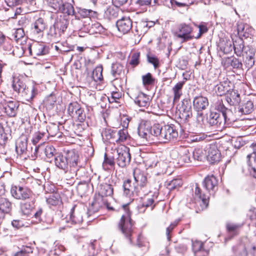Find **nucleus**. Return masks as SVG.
<instances>
[{
  "label": "nucleus",
  "instance_id": "obj_1",
  "mask_svg": "<svg viewBox=\"0 0 256 256\" xmlns=\"http://www.w3.org/2000/svg\"><path fill=\"white\" fill-rule=\"evenodd\" d=\"M54 161L56 166L64 171L70 178L82 179L84 177L85 167L78 152L74 150H68L65 155L58 153L56 155Z\"/></svg>",
  "mask_w": 256,
  "mask_h": 256
},
{
  "label": "nucleus",
  "instance_id": "obj_2",
  "mask_svg": "<svg viewBox=\"0 0 256 256\" xmlns=\"http://www.w3.org/2000/svg\"><path fill=\"white\" fill-rule=\"evenodd\" d=\"M12 88L28 102H31L38 95V86L32 84L28 86L26 80L22 76H14L12 81Z\"/></svg>",
  "mask_w": 256,
  "mask_h": 256
},
{
  "label": "nucleus",
  "instance_id": "obj_3",
  "mask_svg": "<svg viewBox=\"0 0 256 256\" xmlns=\"http://www.w3.org/2000/svg\"><path fill=\"white\" fill-rule=\"evenodd\" d=\"M69 24L68 16L60 14L55 20L54 22L49 30L48 36L54 41H58L64 34Z\"/></svg>",
  "mask_w": 256,
  "mask_h": 256
},
{
  "label": "nucleus",
  "instance_id": "obj_4",
  "mask_svg": "<svg viewBox=\"0 0 256 256\" xmlns=\"http://www.w3.org/2000/svg\"><path fill=\"white\" fill-rule=\"evenodd\" d=\"M154 134L157 135V140L160 142L165 143L168 141L175 140L178 136V132L174 126L166 125L162 127L160 124H154Z\"/></svg>",
  "mask_w": 256,
  "mask_h": 256
},
{
  "label": "nucleus",
  "instance_id": "obj_5",
  "mask_svg": "<svg viewBox=\"0 0 256 256\" xmlns=\"http://www.w3.org/2000/svg\"><path fill=\"white\" fill-rule=\"evenodd\" d=\"M138 121V135L142 138L146 140H153L154 138L157 139L156 134H154V125L151 126L150 122L148 120H142L140 122V120L136 118Z\"/></svg>",
  "mask_w": 256,
  "mask_h": 256
},
{
  "label": "nucleus",
  "instance_id": "obj_6",
  "mask_svg": "<svg viewBox=\"0 0 256 256\" xmlns=\"http://www.w3.org/2000/svg\"><path fill=\"white\" fill-rule=\"evenodd\" d=\"M192 31L193 28L190 24L182 23L178 26L174 34L184 42L194 38V35L192 34Z\"/></svg>",
  "mask_w": 256,
  "mask_h": 256
},
{
  "label": "nucleus",
  "instance_id": "obj_7",
  "mask_svg": "<svg viewBox=\"0 0 256 256\" xmlns=\"http://www.w3.org/2000/svg\"><path fill=\"white\" fill-rule=\"evenodd\" d=\"M124 210V214H122L120 220H118L116 228V230L122 234L126 238H128V203L123 204L120 208L117 210L120 212Z\"/></svg>",
  "mask_w": 256,
  "mask_h": 256
},
{
  "label": "nucleus",
  "instance_id": "obj_8",
  "mask_svg": "<svg viewBox=\"0 0 256 256\" xmlns=\"http://www.w3.org/2000/svg\"><path fill=\"white\" fill-rule=\"evenodd\" d=\"M208 124L212 126H216L220 129L225 127V125L231 124L232 120H225V118L220 113L216 111H211L207 118Z\"/></svg>",
  "mask_w": 256,
  "mask_h": 256
},
{
  "label": "nucleus",
  "instance_id": "obj_9",
  "mask_svg": "<svg viewBox=\"0 0 256 256\" xmlns=\"http://www.w3.org/2000/svg\"><path fill=\"white\" fill-rule=\"evenodd\" d=\"M106 206L109 210H114L112 207H110L106 198L103 196H101L100 194H96L94 200L90 208L88 213L96 212L100 208Z\"/></svg>",
  "mask_w": 256,
  "mask_h": 256
},
{
  "label": "nucleus",
  "instance_id": "obj_10",
  "mask_svg": "<svg viewBox=\"0 0 256 256\" xmlns=\"http://www.w3.org/2000/svg\"><path fill=\"white\" fill-rule=\"evenodd\" d=\"M47 24L44 18H38L30 24V30L34 35L42 36L47 28Z\"/></svg>",
  "mask_w": 256,
  "mask_h": 256
},
{
  "label": "nucleus",
  "instance_id": "obj_11",
  "mask_svg": "<svg viewBox=\"0 0 256 256\" xmlns=\"http://www.w3.org/2000/svg\"><path fill=\"white\" fill-rule=\"evenodd\" d=\"M206 158L212 164L220 161L221 154L215 144H210L206 147Z\"/></svg>",
  "mask_w": 256,
  "mask_h": 256
},
{
  "label": "nucleus",
  "instance_id": "obj_12",
  "mask_svg": "<svg viewBox=\"0 0 256 256\" xmlns=\"http://www.w3.org/2000/svg\"><path fill=\"white\" fill-rule=\"evenodd\" d=\"M84 207L74 205L70 212V220L74 224H81L83 221V214L85 213Z\"/></svg>",
  "mask_w": 256,
  "mask_h": 256
},
{
  "label": "nucleus",
  "instance_id": "obj_13",
  "mask_svg": "<svg viewBox=\"0 0 256 256\" xmlns=\"http://www.w3.org/2000/svg\"><path fill=\"white\" fill-rule=\"evenodd\" d=\"M118 157L116 159L118 165L126 170L128 164V148L125 144L120 146L118 150Z\"/></svg>",
  "mask_w": 256,
  "mask_h": 256
},
{
  "label": "nucleus",
  "instance_id": "obj_14",
  "mask_svg": "<svg viewBox=\"0 0 256 256\" xmlns=\"http://www.w3.org/2000/svg\"><path fill=\"white\" fill-rule=\"evenodd\" d=\"M31 56L32 54L40 56L46 55L49 53V46L44 42H36L28 46Z\"/></svg>",
  "mask_w": 256,
  "mask_h": 256
},
{
  "label": "nucleus",
  "instance_id": "obj_15",
  "mask_svg": "<svg viewBox=\"0 0 256 256\" xmlns=\"http://www.w3.org/2000/svg\"><path fill=\"white\" fill-rule=\"evenodd\" d=\"M2 106L7 116L10 117H14L16 115L19 104L16 100H4Z\"/></svg>",
  "mask_w": 256,
  "mask_h": 256
},
{
  "label": "nucleus",
  "instance_id": "obj_16",
  "mask_svg": "<svg viewBox=\"0 0 256 256\" xmlns=\"http://www.w3.org/2000/svg\"><path fill=\"white\" fill-rule=\"evenodd\" d=\"M35 202L36 199L33 198L29 199L28 201L24 200V202H20V206L22 214L26 216H30L34 208Z\"/></svg>",
  "mask_w": 256,
  "mask_h": 256
},
{
  "label": "nucleus",
  "instance_id": "obj_17",
  "mask_svg": "<svg viewBox=\"0 0 256 256\" xmlns=\"http://www.w3.org/2000/svg\"><path fill=\"white\" fill-rule=\"evenodd\" d=\"M203 184L206 189L213 194L218 190V180L214 175L208 176L204 178Z\"/></svg>",
  "mask_w": 256,
  "mask_h": 256
},
{
  "label": "nucleus",
  "instance_id": "obj_18",
  "mask_svg": "<svg viewBox=\"0 0 256 256\" xmlns=\"http://www.w3.org/2000/svg\"><path fill=\"white\" fill-rule=\"evenodd\" d=\"M12 210V204L8 198L0 196V219L5 218L6 214H9Z\"/></svg>",
  "mask_w": 256,
  "mask_h": 256
},
{
  "label": "nucleus",
  "instance_id": "obj_19",
  "mask_svg": "<svg viewBox=\"0 0 256 256\" xmlns=\"http://www.w3.org/2000/svg\"><path fill=\"white\" fill-rule=\"evenodd\" d=\"M209 102L207 98L199 96L194 98L193 100L194 108L198 112L206 110L208 106Z\"/></svg>",
  "mask_w": 256,
  "mask_h": 256
},
{
  "label": "nucleus",
  "instance_id": "obj_20",
  "mask_svg": "<svg viewBox=\"0 0 256 256\" xmlns=\"http://www.w3.org/2000/svg\"><path fill=\"white\" fill-rule=\"evenodd\" d=\"M178 111L180 118L184 121L188 120L192 116L191 106L187 100L182 102Z\"/></svg>",
  "mask_w": 256,
  "mask_h": 256
},
{
  "label": "nucleus",
  "instance_id": "obj_21",
  "mask_svg": "<svg viewBox=\"0 0 256 256\" xmlns=\"http://www.w3.org/2000/svg\"><path fill=\"white\" fill-rule=\"evenodd\" d=\"M194 198L197 199L202 206V208H206L208 204L209 196L202 192V190L198 185H196L194 190Z\"/></svg>",
  "mask_w": 256,
  "mask_h": 256
},
{
  "label": "nucleus",
  "instance_id": "obj_22",
  "mask_svg": "<svg viewBox=\"0 0 256 256\" xmlns=\"http://www.w3.org/2000/svg\"><path fill=\"white\" fill-rule=\"evenodd\" d=\"M126 120H128V117L126 118L125 120L123 122V128L120 130L118 132V138L116 142L117 143L120 144V146L124 144L126 142L128 138V122H126Z\"/></svg>",
  "mask_w": 256,
  "mask_h": 256
},
{
  "label": "nucleus",
  "instance_id": "obj_23",
  "mask_svg": "<svg viewBox=\"0 0 256 256\" xmlns=\"http://www.w3.org/2000/svg\"><path fill=\"white\" fill-rule=\"evenodd\" d=\"M28 138L26 136H21L17 140L16 144V150L18 154L26 153L28 148Z\"/></svg>",
  "mask_w": 256,
  "mask_h": 256
},
{
  "label": "nucleus",
  "instance_id": "obj_24",
  "mask_svg": "<svg viewBox=\"0 0 256 256\" xmlns=\"http://www.w3.org/2000/svg\"><path fill=\"white\" fill-rule=\"evenodd\" d=\"M215 110L218 112H221L222 116L225 118V120H232L229 116L232 114V112L224 105L222 100H218L215 104Z\"/></svg>",
  "mask_w": 256,
  "mask_h": 256
},
{
  "label": "nucleus",
  "instance_id": "obj_25",
  "mask_svg": "<svg viewBox=\"0 0 256 256\" xmlns=\"http://www.w3.org/2000/svg\"><path fill=\"white\" fill-rule=\"evenodd\" d=\"M130 98L134 99V103L140 107H146L149 106L150 103L149 96L142 92H138L137 96L134 98Z\"/></svg>",
  "mask_w": 256,
  "mask_h": 256
},
{
  "label": "nucleus",
  "instance_id": "obj_26",
  "mask_svg": "<svg viewBox=\"0 0 256 256\" xmlns=\"http://www.w3.org/2000/svg\"><path fill=\"white\" fill-rule=\"evenodd\" d=\"M240 227L241 225L240 224L230 222L227 223L226 224V228L228 233V236L226 238V240H230L234 236L238 235L239 233V230Z\"/></svg>",
  "mask_w": 256,
  "mask_h": 256
},
{
  "label": "nucleus",
  "instance_id": "obj_27",
  "mask_svg": "<svg viewBox=\"0 0 256 256\" xmlns=\"http://www.w3.org/2000/svg\"><path fill=\"white\" fill-rule=\"evenodd\" d=\"M192 250L196 256H208V252L204 248V244L196 240L192 243Z\"/></svg>",
  "mask_w": 256,
  "mask_h": 256
},
{
  "label": "nucleus",
  "instance_id": "obj_28",
  "mask_svg": "<svg viewBox=\"0 0 256 256\" xmlns=\"http://www.w3.org/2000/svg\"><path fill=\"white\" fill-rule=\"evenodd\" d=\"M133 176L138 184L140 186H144L147 181V178L144 172L139 168H135L133 172Z\"/></svg>",
  "mask_w": 256,
  "mask_h": 256
},
{
  "label": "nucleus",
  "instance_id": "obj_29",
  "mask_svg": "<svg viewBox=\"0 0 256 256\" xmlns=\"http://www.w3.org/2000/svg\"><path fill=\"white\" fill-rule=\"evenodd\" d=\"M46 202L50 206L60 207L62 205L61 197L58 193H54L46 198Z\"/></svg>",
  "mask_w": 256,
  "mask_h": 256
},
{
  "label": "nucleus",
  "instance_id": "obj_30",
  "mask_svg": "<svg viewBox=\"0 0 256 256\" xmlns=\"http://www.w3.org/2000/svg\"><path fill=\"white\" fill-rule=\"evenodd\" d=\"M226 100L230 106L238 104L240 101V94L233 90L228 92L226 96Z\"/></svg>",
  "mask_w": 256,
  "mask_h": 256
},
{
  "label": "nucleus",
  "instance_id": "obj_31",
  "mask_svg": "<svg viewBox=\"0 0 256 256\" xmlns=\"http://www.w3.org/2000/svg\"><path fill=\"white\" fill-rule=\"evenodd\" d=\"M49 136L52 137L57 136L60 138L62 133L60 132L58 124L56 123H50L47 126L46 130H44Z\"/></svg>",
  "mask_w": 256,
  "mask_h": 256
},
{
  "label": "nucleus",
  "instance_id": "obj_32",
  "mask_svg": "<svg viewBox=\"0 0 256 256\" xmlns=\"http://www.w3.org/2000/svg\"><path fill=\"white\" fill-rule=\"evenodd\" d=\"M245 47L244 40L242 38H236V39L233 41V49L235 54L238 56H240L242 55Z\"/></svg>",
  "mask_w": 256,
  "mask_h": 256
},
{
  "label": "nucleus",
  "instance_id": "obj_33",
  "mask_svg": "<svg viewBox=\"0 0 256 256\" xmlns=\"http://www.w3.org/2000/svg\"><path fill=\"white\" fill-rule=\"evenodd\" d=\"M114 190L112 185L108 184H102L100 185L98 193L101 196L108 197L113 194Z\"/></svg>",
  "mask_w": 256,
  "mask_h": 256
},
{
  "label": "nucleus",
  "instance_id": "obj_34",
  "mask_svg": "<svg viewBox=\"0 0 256 256\" xmlns=\"http://www.w3.org/2000/svg\"><path fill=\"white\" fill-rule=\"evenodd\" d=\"M74 16L76 20H80V16L82 18H96L98 16V13L91 10L80 8L78 12V14Z\"/></svg>",
  "mask_w": 256,
  "mask_h": 256
},
{
  "label": "nucleus",
  "instance_id": "obj_35",
  "mask_svg": "<svg viewBox=\"0 0 256 256\" xmlns=\"http://www.w3.org/2000/svg\"><path fill=\"white\" fill-rule=\"evenodd\" d=\"M116 26L119 32L123 34L128 33V18L126 16L122 17L120 20L116 22Z\"/></svg>",
  "mask_w": 256,
  "mask_h": 256
},
{
  "label": "nucleus",
  "instance_id": "obj_36",
  "mask_svg": "<svg viewBox=\"0 0 256 256\" xmlns=\"http://www.w3.org/2000/svg\"><path fill=\"white\" fill-rule=\"evenodd\" d=\"M44 214V208L42 206H39L36 210V212L34 214V218L40 222H46V224H51L52 222V218L51 217L47 218H44L42 217Z\"/></svg>",
  "mask_w": 256,
  "mask_h": 256
},
{
  "label": "nucleus",
  "instance_id": "obj_37",
  "mask_svg": "<svg viewBox=\"0 0 256 256\" xmlns=\"http://www.w3.org/2000/svg\"><path fill=\"white\" fill-rule=\"evenodd\" d=\"M45 137H48L46 132L44 130H38L34 134L32 142L34 145L36 146L40 142H44V140Z\"/></svg>",
  "mask_w": 256,
  "mask_h": 256
},
{
  "label": "nucleus",
  "instance_id": "obj_38",
  "mask_svg": "<svg viewBox=\"0 0 256 256\" xmlns=\"http://www.w3.org/2000/svg\"><path fill=\"white\" fill-rule=\"evenodd\" d=\"M220 48L224 54H228L233 50V41L230 40H222L220 44Z\"/></svg>",
  "mask_w": 256,
  "mask_h": 256
},
{
  "label": "nucleus",
  "instance_id": "obj_39",
  "mask_svg": "<svg viewBox=\"0 0 256 256\" xmlns=\"http://www.w3.org/2000/svg\"><path fill=\"white\" fill-rule=\"evenodd\" d=\"M102 70L103 68L102 64L98 66L94 70L92 74V78L94 82H101L103 81Z\"/></svg>",
  "mask_w": 256,
  "mask_h": 256
},
{
  "label": "nucleus",
  "instance_id": "obj_40",
  "mask_svg": "<svg viewBox=\"0 0 256 256\" xmlns=\"http://www.w3.org/2000/svg\"><path fill=\"white\" fill-rule=\"evenodd\" d=\"M118 8L114 5L109 6L105 11V16L108 20L116 18L118 16Z\"/></svg>",
  "mask_w": 256,
  "mask_h": 256
},
{
  "label": "nucleus",
  "instance_id": "obj_41",
  "mask_svg": "<svg viewBox=\"0 0 256 256\" xmlns=\"http://www.w3.org/2000/svg\"><path fill=\"white\" fill-rule=\"evenodd\" d=\"M254 110V104L252 101L248 100L242 104L239 108L238 112L244 114L252 113Z\"/></svg>",
  "mask_w": 256,
  "mask_h": 256
},
{
  "label": "nucleus",
  "instance_id": "obj_42",
  "mask_svg": "<svg viewBox=\"0 0 256 256\" xmlns=\"http://www.w3.org/2000/svg\"><path fill=\"white\" fill-rule=\"evenodd\" d=\"M59 12L62 13L63 14H67V16L74 15V10L73 6L70 2H62V4L60 6V10Z\"/></svg>",
  "mask_w": 256,
  "mask_h": 256
},
{
  "label": "nucleus",
  "instance_id": "obj_43",
  "mask_svg": "<svg viewBox=\"0 0 256 256\" xmlns=\"http://www.w3.org/2000/svg\"><path fill=\"white\" fill-rule=\"evenodd\" d=\"M44 152L47 158V161L50 162H51V160H50V159L53 157L55 158L56 155L58 154L56 152V150L54 147L51 144H48L46 146L44 150Z\"/></svg>",
  "mask_w": 256,
  "mask_h": 256
},
{
  "label": "nucleus",
  "instance_id": "obj_44",
  "mask_svg": "<svg viewBox=\"0 0 256 256\" xmlns=\"http://www.w3.org/2000/svg\"><path fill=\"white\" fill-rule=\"evenodd\" d=\"M12 48V46L10 40L6 38L4 35H0V50H2L5 52H10Z\"/></svg>",
  "mask_w": 256,
  "mask_h": 256
},
{
  "label": "nucleus",
  "instance_id": "obj_45",
  "mask_svg": "<svg viewBox=\"0 0 256 256\" xmlns=\"http://www.w3.org/2000/svg\"><path fill=\"white\" fill-rule=\"evenodd\" d=\"M82 108L81 105L76 102L70 103L68 107V114L72 118L76 116V113Z\"/></svg>",
  "mask_w": 256,
  "mask_h": 256
},
{
  "label": "nucleus",
  "instance_id": "obj_46",
  "mask_svg": "<svg viewBox=\"0 0 256 256\" xmlns=\"http://www.w3.org/2000/svg\"><path fill=\"white\" fill-rule=\"evenodd\" d=\"M184 86V82H179L172 88L174 101L178 100L182 95V88Z\"/></svg>",
  "mask_w": 256,
  "mask_h": 256
},
{
  "label": "nucleus",
  "instance_id": "obj_47",
  "mask_svg": "<svg viewBox=\"0 0 256 256\" xmlns=\"http://www.w3.org/2000/svg\"><path fill=\"white\" fill-rule=\"evenodd\" d=\"M123 71L124 67L121 64L118 62L112 64L111 68V74L116 78H118V76Z\"/></svg>",
  "mask_w": 256,
  "mask_h": 256
},
{
  "label": "nucleus",
  "instance_id": "obj_48",
  "mask_svg": "<svg viewBox=\"0 0 256 256\" xmlns=\"http://www.w3.org/2000/svg\"><path fill=\"white\" fill-rule=\"evenodd\" d=\"M206 148L204 150L202 148H197L194 149L192 152L193 158L200 161L206 158Z\"/></svg>",
  "mask_w": 256,
  "mask_h": 256
},
{
  "label": "nucleus",
  "instance_id": "obj_49",
  "mask_svg": "<svg viewBox=\"0 0 256 256\" xmlns=\"http://www.w3.org/2000/svg\"><path fill=\"white\" fill-rule=\"evenodd\" d=\"M98 243L97 240H92L88 244V256H95L97 254L96 247Z\"/></svg>",
  "mask_w": 256,
  "mask_h": 256
},
{
  "label": "nucleus",
  "instance_id": "obj_50",
  "mask_svg": "<svg viewBox=\"0 0 256 256\" xmlns=\"http://www.w3.org/2000/svg\"><path fill=\"white\" fill-rule=\"evenodd\" d=\"M166 185L169 190H172L182 186V182L181 179H174L170 182H166Z\"/></svg>",
  "mask_w": 256,
  "mask_h": 256
},
{
  "label": "nucleus",
  "instance_id": "obj_51",
  "mask_svg": "<svg viewBox=\"0 0 256 256\" xmlns=\"http://www.w3.org/2000/svg\"><path fill=\"white\" fill-rule=\"evenodd\" d=\"M34 194L32 190L27 187H22L21 190L20 200H26L33 198Z\"/></svg>",
  "mask_w": 256,
  "mask_h": 256
},
{
  "label": "nucleus",
  "instance_id": "obj_52",
  "mask_svg": "<svg viewBox=\"0 0 256 256\" xmlns=\"http://www.w3.org/2000/svg\"><path fill=\"white\" fill-rule=\"evenodd\" d=\"M116 130L110 128H106L102 132V136L103 139L106 140L114 138L116 134Z\"/></svg>",
  "mask_w": 256,
  "mask_h": 256
},
{
  "label": "nucleus",
  "instance_id": "obj_53",
  "mask_svg": "<svg viewBox=\"0 0 256 256\" xmlns=\"http://www.w3.org/2000/svg\"><path fill=\"white\" fill-rule=\"evenodd\" d=\"M114 165V158L112 156L108 157L106 154H104L102 168L105 170L110 169Z\"/></svg>",
  "mask_w": 256,
  "mask_h": 256
},
{
  "label": "nucleus",
  "instance_id": "obj_54",
  "mask_svg": "<svg viewBox=\"0 0 256 256\" xmlns=\"http://www.w3.org/2000/svg\"><path fill=\"white\" fill-rule=\"evenodd\" d=\"M48 6L52 10L56 12H59L60 6L62 4V0H46Z\"/></svg>",
  "mask_w": 256,
  "mask_h": 256
},
{
  "label": "nucleus",
  "instance_id": "obj_55",
  "mask_svg": "<svg viewBox=\"0 0 256 256\" xmlns=\"http://www.w3.org/2000/svg\"><path fill=\"white\" fill-rule=\"evenodd\" d=\"M34 248L29 246H24L22 250L16 252L14 256H30L33 253Z\"/></svg>",
  "mask_w": 256,
  "mask_h": 256
},
{
  "label": "nucleus",
  "instance_id": "obj_56",
  "mask_svg": "<svg viewBox=\"0 0 256 256\" xmlns=\"http://www.w3.org/2000/svg\"><path fill=\"white\" fill-rule=\"evenodd\" d=\"M74 118L77 119L80 122H84L87 118H88L86 110L82 108L77 112L76 116H74Z\"/></svg>",
  "mask_w": 256,
  "mask_h": 256
},
{
  "label": "nucleus",
  "instance_id": "obj_57",
  "mask_svg": "<svg viewBox=\"0 0 256 256\" xmlns=\"http://www.w3.org/2000/svg\"><path fill=\"white\" fill-rule=\"evenodd\" d=\"M142 80L144 86H152L154 84L155 78H153L150 73L148 72L142 76Z\"/></svg>",
  "mask_w": 256,
  "mask_h": 256
},
{
  "label": "nucleus",
  "instance_id": "obj_58",
  "mask_svg": "<svg viewBox=\"0 0 256 256\" xmlns=\"http://www.w3.org/2000/svg\"><path fill=\"white\" fill-rule=\"evenodd\" d=\"M148 244V242L141 234H136V245L138 247L146 246Z\"/></svg>",
  "mask_w": 256,
  "mask_h": 256
},
{
  "label": "nucleus",
  "instance_id": "obj_59",
  "mask_svg": "<svg viewBox=\"0 0 256 256\" xmlns=\"http://www.w3.org/2000/svg\"><path fill=\"white\" fill-rule=\"evenodd\" d=\"M188 138L192 142H198L202 141L206 138V136L202 133L198 134H190Z\"/></svg>",
  "mask_w": 256,
  "mask_h": 256
},
{
  "label": "nucleus",
  "instance_id": "obj_60",
  "mask_svg": "<svg viewBox=\"0 0 256 256\" xmlns=\"http://www.w3.org/2000/svg\"><path fill=\"white\" fill-rule=\"evenodd\" d=\"M22 188V186H12L10 189V194L14 198L20 200Z\"/></svg>",
  "mask_w": 256,
  "mask_h": 256
},
{
  "label": "nucleus",
  "instance_id": "obj_61",
  "mask_svg": "<svg viewBox=\"0 0 256 256\" xmlns=\"http://www.w3.org/2000/svg\"><path fill=\"white\" fill-rule=\"evenodd\" d=\"M8 134L6 132L4 126L0 123V144H4L8 140Z\"/></svg>",
  "mask_w": 256,
  "mask_h": 256
},
{
  "label": "nucleus",
  "instance_id": "obj_62",
  "mask_svg": "<svg viewBox=\"0 0 256 256\" xmlns=\"http://www.w3.org/2000/svg\"><path fill=\"white\" fill-rule=\"evenodd\" d=\"M256 50L252 46H246L243 54L244 57H254L256 58Z\"/></svg>",
  "mask_w": 256,
  "mask_h": 256
},
{
  "label": "nucleus",
  "instance_id": "obj_63",
  "mask_svg": "<svg viewBox=\"0 0 256 256\" xmlns=\"http://www.w3.org/2000/svg\"><path fill=\"white\" fill-rule=\"evenodd\" d=\"M140 52H136L132 54V58L129 64L134 68L137 66L140 63Z\"/></svg>",
  "mask_w": 256,
  "mask_h": 256
},
{
  "label": "nucleus",
  "instance_id": "obj_64",
  "mask_svg": "<svg viewBox=\"0 0 256 256\" xmlns=\"http://www.w3.org/2000/svg\"><path fill=\"white\" fill-rule=\"evenodd\" d=\"M30 24V20L26 16H22L18 22V24L20 26V28L24 29L28 28Z\"/></svg>",
  "mask_w": 256,
  "mask_h": 256
}]
</instances>
